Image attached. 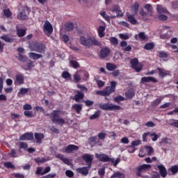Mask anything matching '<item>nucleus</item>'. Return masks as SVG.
Instances as JSON below:
<instances>
[{
	"label": "nucleus",
	"instance_id": "f257e3e1",
	"mask_svg": "<svg viewBox=\"0 0 178 178\" xmlns=\"http://www.w3.org/2000/svg\"><path fill=\"white\" fill-rule=\"evenodd\" d=\"M80 44L81 45H83V47H86V48H91L92 45L95 47H101L102 44L98 40L94 38H86V36L81 35L80 36Z\"/></svg>",
	"mask_w": 178,
	"mask_h": 178
},
{
	"label": "nucleus",
	"instance_id": "f03ea898",
	"mask_svg": "<svg viewBox=\"0 0 178 178\" xmlns=\"http://www.w3.org/2000/svg\"><path fill=\"white\" fill-rule=\"evenodd\" d=\"M63 115V112L60 110H54L50 113V119L52 123L56 124H65V120L60 118Z\"/></svg>",
	"mask_w": 178,
	"mask_h": 178
},
{
	"label": "nucleus",
	"instance_id": "7ed1b4c3",
	"mask_svg": "<svg viewBox=\"0 0 178 178\" xmlns=\"http://www.w3.org/2000/svg\"><path fill=\"white\" fill-rule=\"evenodd\" d=\"M99 108L102 109V111H120L122 107L120 106L105 103V104H99Z\"/></svg>",
	"mask_w": 178,
	"mask_h": 178
},
{
	"label": "nucleus",
	"instance_id": "20e7f679",
	"mask_svg": "<svg viewBox=\"0 0 178 178\" xmlns=\"http://www.w3.org/2000/svg\"><path fill=\"white\" fill-rule=\"evenodd\" d=\"M31 51L38 52L39 54H44L45 52V46L42 43L35 42L30 45Z\"/></svg>",
	"mask_w": 178,
	"mask_h": 178
},
{
	"label": "nucleus",
	"instance_id": "39448f33",
	"mask_svg": "<svg viewBox=\"0 0 178 178\" xmlns=\"http://www.w3.org/2000/svg\"><path fill=\"white\" fill-rule=\"evenodd\" d=\"M131 69H134L136 73H140L143 70V64L138 63V59L133 58L130 60Z\"/></svg>",
	"mask_w": 178,
	"mask_h": 178
},
{
	"label": "nucleus",
	"instance_id": "423d86ee",
	"mask_svg": "<svg viewBox=\"0 0 178 178\" xmlns=\"http://www.w3.org/2000/svg\"><path fill=\"white\" fill-rule=\"evenodd\" d=\"M43 31L47 37H49L52 33H54V28L52 27V24L49 21H45L43 25Z\"/></svg>",
	"mask_w": 178,
	"mask_h": 178
},
{
	"label": "nucleus",
	"instance_id": "0eeeda50",
	"mask_svg": "<svg viewBox=\"0 0 178 178\" xmlns=\"http://www.w3.org/2000/svg\"><path fill=\"white\" fill-rule=\"evenodd\" d=\"M150 168L151 165L149 164H143L140 166H138L137 168L136 176H138V177H144V176L141 174L145 173V172H147V170H148V169Z\"/></svg>",
	"mask_w": 178,
	"mask_h": 178
},
{
	"label": "nucleus",
	"instance_id": "6e6552de",
	"mask_svg": "<svg viewBox=\"0 0 178 178\" xmlns=\"http://www.w3.org/2000/svg\"><path fill=\"white\" fill-rule=\"evenodd\" d=\"M88 143L92 147H94L97 145H98L99 147H101L102 145V141H101V140H99V138L97 136L89 138L88 140Z\"/></svg>",
	"mask_w": 178,
	"mask_h": 178
},
{
	"label": "nucleus",
	"instance_id": "1a4fd4ad",
	"mask_svg": "<svg viewBox=\"0 0 178 178\" xmlns=\"http://www.w3.org/2000/svg\"><path fill=\"white\" fill-rule=\"evenodd\" d=\"M110 54L111 49L108 47H103L100 49L99 58H101V59H105V58H108V56H109Z\"/></svg>",
	"mask_w": 178,
	"mask_h": 178
},
{
	"label": "nucleus",
	"instance_id": "9d476101",
	"mask_svg": "<svg viewBox=\"0 0 178 178\" xmlns=\"http://www.w3.org/2000/svg\"><path fill=\"white\" fill-rule=\"evenodd\" d=\"M82 159L86 161V163L88 165V168H91L92 166V161L94 159L91 154H85L82 156Z\"/></svg>",
	"mask_w": 178,
	"mask_h": 178
},
{
	"label": "nucleus",
	"instance_id": "9b49d317",
	"mask_svg": "<svg viewBox=\"0 0 178 178\" xmlns=\"http://www.w3.org/2000/svg\"><path fill=\"white\" fill-rule=\"evenodd\" d=\"M96 158L100 161V162H111V158L108 155H106L104 153L98 154H96Z\"/></svg>",
	"mask_w": 178,
	"mask_h": 178
},
{
	"label": "nucleus",
	"instance_id": "f8f14e48",
	"mask_svg": "<svg viewBox=\"0 0 178 178\" xmlns=\"http://www.w3.org/2000/svg\"><path fill=\"white\" fill-rule=\"evenodd\" d=\"M140 83L142 84H145V83H158V81L154 76H143L140 79Z\"/></svg>",
	"mask_w": 178,
	"mask_h": 178
},
{
	"label": "nucleus",
	"instance_id": "ddd939ff",
	"mask_svg": "<svg viewBox=\"0 0 178 178\" xmlns=\"http://www.w3.org/2000/svg\"><path fill=\"white\" fill-rule=\"evenodd\" d=\"M20 141H33L34 140V134H24L19 137Z\"/></svg>",
	"mask_w": 178,
	"mask_h": 178
},
{
	"label": "nucleus",
	"instance_id": "4468645a",
	"mask_svg": "<svg viewBox=\"0 0 178 178\" xmlns=\"http://www.w3.org/2000/svg\"><path fill=\"white\" fill-rule=\"evenodd\" d=\"M22 84H24V75L22 74H17L15 76V86H22Z\"/></svg>",
	"mask_w": 178,
	"mask_h": 178
},
{
	"label": "nucleus",
	"instance_id": "2eb2a0df",
	"mask_svg": "<svg viewBox=\"0 0 178 178\" xmlns=\"http://www.w3.org/2000/svg\"><path fill=\"white\" fill-rule=\"evenodd\" d=\"M76 94L74 97H72V99H73V101H76V102H80V99H83V98H84V92L80 90H76Z\"/></svg>",
	"mask_w": 178,
	"mask_h": 178
},
{
	"label": "nucleus",
	"instance_id": "dca6fc26",
	"mask_svg": "<svg viewBox=\"0 0 178 178\" xmlns=\"http://www.w3.org/2000/svg\"><path fill=\"white\" fill-rule=\"evenodd\" d=\"M157 168L159 170V173L161 177H166L168 176V170H166V168H165V165H157Z\"/></svg>",
	"mask_w": 178,
	"mask_h": 178
},
{
	"label": "nucleus",
	"instance_id": "f3484780",
	"mask_svg": "<svg viewBox=\"0 0 178 178\" xmlns=\"http://www.w3.org/2000/svg\"><path fill=\"white\" fill-rule=\"evenodd\" d=\"M79 149V146H76L75 145H68L65 148V152H67V154H72L73 151H77Z\"/></svg>",
	"mask_w": 178,
	"mask_h": 178
},
{
	"label": "nucleus",
	"instance_id": "a211bd4d",
	"mask_svg": "<svg viewBox=\"0 0 178 178\" xmlns=\"http://www.w3.org/2000/svg\"><path fill=\"white\" fill-rule=\"evenodd\" d=\"M91 169V168H88V165L87 167H83L76 168L77 173H81V175H83V176H87L88 175V171Z\"/></svg>",
	"mask_w": 178,
	"mask_h": 178
},
{
	"label": "nucleus",
	"instance_id": "6ab92c4d",
	"mask_svg": "<svg viewBox=\"0 0 178 178\" xmlns=\"http://www.w3.org/2000/svg\"><path fill=\"white\" fill-rule=\"evenodd\" d=\"M157 70H159V76L162 77V79H163V77H166V76H169V74H170V72L165 70L163 68L157 67Z\"/></svg>",
	"mask_w": 178,
	"mask_h": 178
},
{
	"label": "nucleus",
	"instance_id": "aec40b11",
	"mask_svg": "<svg viewBox=\"0 0 178 178\" xmlns=\"http://www.w3.org/2000/svg\"><path fill=\"white\" fill-rule=\"evenodd\" d=\"M29 57L30 59H33V60H37L38 59H41L43 57L42 54L31 52L29 54Z\"/></svg>",
	"mask_w": 178,
	"mask_h": 178
},
{
	"label": "nucleus",
	"instance_id": "412c9836",
	"mask_svg": "<svg viewBox=\"0 0 178 178\" xmlns=\"http://www.w3.org/2000/svg\"><path fill=\"white\" fill-rule=\"evenodd\" d=\"M44 134L41 133H35V139L36 140L37 144H41L42 143V140H44Z\"/></svg>",
	"mask_w": 178,
	"mask_h": 178
},
{
	"label": "nucleus",
	"instance_id": "4be33fe9",
	"mask_svg": "<svg viewBox=\"0 0 178 178\" xmlns=\"http://www.w3.org/2000/svg\"><path fill=\"white\" fill-rule=\"evenodd\" d=\"M30 91V88H21L19 89V92L17 93V97H19V98H22L24 95H26L27 92Z\"/></svg>",
	"mask_w": 178,
	"mask_h": 178
},
{
	"label": "nucleus",
	"instance_id": "5701e85b",
	"mask_svg": "<svg viewBox=\"0 0 178 178\" xmlns=\"http://www.w3.org/2000/svg\"><path fill=\"white\" fill-rule=\"evenodd\" d=\"M97 33L100 38L105 37V26H100L97 29Z\"/></svg>",
	"mask_w": 178,
	"mask_h": 178
},
{
	"label": "nucleus",
	"instance_id": "b1692460",
	"mask_svg": "<svg viewBox=\"0 0 178 178\" xmlns=\"http://www.w3.org/2000/svg\"><path fill=\"white\" fill-rule=\"evenodd\" d=\"M1 40H3L6 42H13L15 39L9 36V35H3L0 37Z\"/></svg>",
	"mask_w": 178,
	"mask_h": 178
},
{
	"label": "nucleus",
	"instance_id": "393cba45",
	"mask_svg": "<svg viewBox=\"0 0 178 178\" xmlns=\"http://www.w3.org/2000/svg\"><path fill=\"white\" fill-rule=\"evenodd\" d=\"M72 109H74L76 113H80L81 112V109H83V104H75L72 105Z\"/></svg>",
	"mask_w": 178,
	"mask_h": 178
},
{
	"label": "nucleus",
	"instance_id": "a878e982",
	"mask_svg": "<svg viewBox=\"0 0 178 178\" xmlns=\"http://www.w3.org/2000/svg\"><path fill=\"white\" fill-rule=\"evenodd\" d=\"M116 81H113L111 82V86H108L107 90H110V92H115V90H116Z\"/></svg>",
	"mask_w": 178,
	"mask_h": 178
},
{
	"label": "nucleus",
	"instance_id": "bb28decb",
	"mask_svg": "<svg viewBox=\"0 0 178 178\" xmlns=\"http://www.w3.org/2000/svg\"><path fill=\"white\" fill-rule=\"evenodd\" d=\"M127 20L131 23V24L136 25L137 24V19L134 17V15H127Z\"/></svg>",
	"mask_w": 178,
	"mask_h": 178
},
{
	"label": "nucleus",
	"instance_id": "cd10ccee",
	"mask_svg": "<svg viewBox=\"0 0 178 178\" xmlns=\"http://www.w3.org/2000/svg\"><path fill=\"white\" fill-rule=\"evenodd\" d=\"M16 31H17V37L22 38V37H24V35H26V29H20L17 27Z\"/></svg>",
	"mask_w": 178,
	"mask_h": 178
},
{
	"label": "nucleus",
	"instance_id": "c85d7f7f",
	"mask_svg": "<svg viewBox=\"0 0 178 178\" xmlns=\"http://www.w3.org/2000/svg\"><path fill=\"white\" fill-rule=\"evenodd\" d=\"M157 12L158 13H169L166 8L162 6V5H157Z\"/></svg>",
	"mask_w": 178,
	"mask_h": 178
},
{
	"label": "nucleus",
	"instance_id": "c756f323",
	"mask_svg": "<svg viewBox=\"0 0 178 178\" xmlns=\"http://www.w3.org/2000/svg\"><path fill=\"white\" fill-rule=\"evenodd\" d=\"M70 66L74 69H77L80 67V64L75 60H70Z\"/></svg>",
	"mask_w": 178,
	"mask_h": 178
},
{
	"label": "nucleus",
	"instance_id": "7c9ffc66",
	"mask_svg": "<svg viewBox=\"0 0 178 178\" xmlns=\"http://www.w3.org/2000/svg\"><path fill=\"white\" fill-rule=\"evenodd\" d=\"M65 29L66 31H72L73 29H74V25L73 24V22H67L65 24Z\"/></svg>",
	"mask_w": 178,
	"mask_h": 178
},
{
	"label": "nucleus",
	"instance_id": "2f4dec72",
	"mask_svg": "<svg viewBox=\"0 0 178 178\" xmlns=\"http://www.w3.org/2000/svg\"><path fill=\"white\" fill-rule=\"evenodd\" d=\"M17 19H19V20H24V19H27V15H26V11L24 10L21 11L18 14Z\"/></svg>",
	"mask_w": 178,
	"mask_h": 178
},
{
	"label": "nucleus",
	"instance_id": "473e14b6",
	"mask_svg": "<svg viewBox=\"0 0 178 178\" xmlns=\"http://www.w3.org/2000/svg\"><path fill=\"white\" fill-rule=\"evenodd\" d=\"M106 69L109 70V72H113V70H115V69H118V66H116V65L107 63Z\"/></svg>",
	"mask_w": 178,
	"mask_h": 178
},
{
	"label": "nucleus",
	"instance_id": "72a5a7b5",
	"mask_svg": "<svg viewBox=\"0 0 178 178\" xmlns=\"http://www.w3.org/2000/svg\"><path fill=\"white\" fill-rule=\"evenodd\" d=\"M138 35L140 40H142V41H148L149 38L147 35H145V33L140 32L138 33Z\"/></svg>",
	"mask_w": 178,
	"mask_h": 178
},
{
	"label": "nucleus",
	"instance_id": "f704fd0d",
	"mask_svg": "<svg viewBox=\"0 0 178 178\" xmlns=\"http://www.w3.org/2000/svg\"><path fill=\"white\" fill-rule=\"evenodd\" d=\"M99 116H101V111H95V113L93 115L90 116V120H94V119H98Z\"/></svg>",
	"mask_w": 178,
	"mask_h": 178
},
{
	"label": "nucleus",
	"instance_id": "c9c22d12",
	"mask_svg": "<svg viewBox=\"0 0 178 178\" xmlns=\"http://www.w3.org/2000/svg\"><path fill=\"white\" fill-rule=\"evenodd\" d=\"M161 102H162V99L159 98V99H156L154 101L152 102L151 105L154 108H156V106H158V105H159V104H161Z\"/></svg>",
	"mask_w": 178,
	"mask_h": 178
},
{
	"label": "nucleus",
	"instance_id": "e433bc0d",
	"mask_svg": "<svg viewBox=\"0 0 178 178\" xmlns=\"http://www.w3.org/2000/svg\"><path fill=\"white\" fill-rule=\"evenodd\" d=\"M81 72H78L74 74V79L75 83H79L80 80H81Z\"/></svg>",
	"mask_w": 178,
	"mask_h": 178
},
{
	"label": "nucleus",
	"instance_id": "4c0bfd02",
	"mask_svg": "<svg viewBox=\"0 0 178 178\" xmlns=\"http://www.w3.org/2000/svg\"><path fill=\"white\" fill-rule=\"evenodd\" d=\"M58 157L60 161H63V162L65 163V165H70V160H69V159L65 158L62 154H60Z\"/></svg>",
	"mask_w": 178,
	"mask_h": 178
},
{
	"label": "nucleus",
	"instance_id": "58836bf2",
	"mask_svg": "<svg viewBox=\"0 0 178 178\" xmlns=\"http://www.w3.org/2000/svg\"><path fill=\"white\" fill-rule=\"evenodd\" d=\"M8 155L11 156V158H17L19 156L17 152L15 149H11V151L8 153Z\"/></svg>",
	"mask_w": 178,
	"mask_h": 178
},
{
	"label": "nucleus",
	"instance_id": "ea45409f",
	"mask_svg": "<svg viewBox=\"0 0 178 178\" xmlns=\"http://www.w3.org/2000/svg\"><path fill=\"white\" fill-rule=\"evenodd\" d=\"M111 92L109 89H108V88H106L104 90H102L100 95H102V97H107L108 95H111Z\"/></svg>",
	"mask_w": 178,
	"mask_h": 178
},
{
	"label": "nucleus",
	"instance_id": "a19ab883",
	"mask_svg": "<svg viewBox=\"0 0 178 178\" xmlns=\"http://www.w3.org/2000/svg\"><path fill=\"white\" fill-rule=\"evenodd\" d=\"M111 178H124V175H123V173H120V172H117L111 175Z\"/></svg>",
	"mask_w": 178,
	"mask_h": 178
},
{
	"label": "nucleus",
	"instance_id": "79ce46f5",
	"mask_svg": "<svg viewBox=\"0 0 178 178\" xmlns=\"http://www.w3.org/2000/svg\"><path fill=\"white\" fill-rule=\"evenodd\" d=\"M99 15L106 20V22H111V17L109 15H106V13L105 11L100 12Z\"/></svg>",
	"mask_w": 178,
	"mask_h": 178
},
{
	"label": "nucleus",
	"instance_id": "37998d69",
	"mask_svg": "<svg viewBox=\"0 0 178 178\" xmlns=\"http://www.w3.org/2000/svg\"><path fill=\"white\" fill-rule=\"evenodd\" d=\"M138 8H140V5L138 4V3H136L132 6V10H133L134 15H137V13L138 12Z\"/></svg>",
	"mask_w": 178,
	"mask_h": 178
},
{
	"label": "nucleus",
	"instance_id": "c03bdc74",
	"mask_svg": "<svg viewBox=\"0 0 178 178\" xmlns=\"http://www.w3.org/2000/svg\"><path fill=\"white\" fill-rule=\"evenodd\" d=\"M125 97L131 99V98H133L134 97V92H133V90H128L125 93Z\"/></svg>",
	"mask_w": 178,
	"mask_h": 178
},
{
	"label": "nucleus",
	"instance_id": "a18cd8bd",
	"mask_svg": "<svg viewBox=\"0 0 178 178\" xmlns=\"http://www.w3.org/2000/svg\"><path fill=\"white\" fill-rule=\"evenodd\" d=\"M62 77L63 79H71L72 75L70 74V73H69V72L64 71L62 73Z\"/></svg>",
	"mask_w": 178,
	"mask_h": 178
},
{
	"label": "nucleus",
	"instance_id": "49530a36",
	"mask_svg": "<svg viewBox=\"0 0 178 178\" xmlns=\"http://www.w3.org/2000/svg\"><path fill=\"white\" fill-rule=\"evenodd\" d=\"M158 56L159 58H168V53L163 51H158Z\"/></svg>",
	"mask_w": 178,
	"mask_h": 178
},
{
	"label": "nucleus",
	"instance_id": "de8ad7c7",
	"mask_svg": "<svg viewBox=\"0 0 178 178\" xmlns=\"http://www.w3.org/2000/svg\"><path fill=\"white\" fill-rule=\"evenodd\" d=\"M149 137H153L152 138V141H156L159 136H158V134H156V133L152 132V133H149Z\"/></svg>",
	"mask_w": 178,
	"mask_h": 178
},
{
	"label": "nucleus",
	"instance_id": "09e8293b",
	"mask_svg": "<svg viewBox=\"0 0 178 178\" xmlns=\"http://www.w3.org/2000/svg\"><path fill=\"white\" fill-rule=\"evenodd\" d=\"M110 162H112L113 166L116 167V166H118V163H119V162H120V158H118V159H116V160H115V159L110 158Z\"/></svg>",
	"mask_w": 178,
	"mask_h": 178
},
{
	"label": "nucleus",
	"instance_id": "8fccbe9b",
	"mask_svg": "<svg viewBox=\"0 0 178 178\" xmlns=\"http://www.w3.org/2000/svg\"><path fill=\"white\" fill-rule=\"evenodd\" d=\"M144 49H146L147 51H149V49H154V44H153V43H147L144 46Z\"/></svg>",
	"mask_w": 178,
	"mask_h": 178
},
{
	"label": "nucleus",
	"instance_id": "3c124183",
	"mask_svg": "<svg viewBox=\"0 0 178 178\" xmlns=\"http://www.w3.org/2000/svg\"><path fill=\"white\" fill-rule=\"evenodd\" d=\"M110 42H111V44H112L113 45H118L119 44V41L118 40V38L115 37H111L110 38Z\"/></svg>",
	"mask_w": 178,
	"mask_h": 178
},
{
	"label": "nucleus",
	"instance_id": "603ef678",
	"mask_svg": "<svg viewBox=\"0 0 178 178\" xmlns=\"http://www.w3.org/2000/svg\"><path fill=\"white\" fill-rule=\"evenodd\" d=\"M170 172H172V175H176L178 172V165H173L170 169Z\"/></svg>",
	"mask_w": 178,
	"mask_h": 178
},
{
	"label": "nucleus",
	"instance_id": "864d4df0",
	"mask_svg": "<svg viewBox=\"0 0 178 178\" xmlns=\"http://www.w3.org/2000/svg\"><path fill=\"white\" fill-rule=\"evenodd\" d=\"M24 115L26 118H33V116H34V115L33 114V111H30L29 110L24 111Z\"/></svg>",
	"mask_w": 178,
	"mask_h": 178
},
{
	"label": "nucleus",
	"instance_id": "5fc2aeb1",
	"mask_svg": "<svg viewBox=\"0 0 178 178\" xmlns=\"http://www.w3.org/2000/svg\"><path fill=\"white\" fill-rule=\"evenodd\" d=\"M3 13L6 17H10L12 16V12L8 8L3 10Z\"/></svg>",
	"mask_w": 178,
	"mask_h": 178
},
{
	"label": "nucleus",
	"instance_id": "6e6d98bb",
	"mask_svg": "<svg viewBox=\"0 0 178 178\" xmlns=\"http://www.w3.org/2000/svg\"><path fill=\"white\" fill-rule=\"evenodd\" d=\"M18 59L20 62H27V56H24L20 54H18Z\"/></svg>",
	"mask_w": 178,
	"mask_h": 178
},
{
	"label": "nucleus",
	"instance_id": "4d7b16f0",
	"mask_svg": "<svg viewBox=\"0 0 178 178\" xmlns=\"http://www.w3.org/2000/svg\"><path fill=\"white\" fill-rule=\"evenodd\" d=\"M106 137V134L104 132H100L97 135V138H99V140H105Z\"/></svg>",
	"mask_w": 178,
	"mask_h": 178
},
{
	"label": "nucleus",
	"instance_id": "13d9d810",
	"mask_svg": "<svg viewBox=\"0 0 178 178\" xmlns=\"http://www.w3.org/2000/svg\"><path fill=\"white\" fill-rule=\"evenodd\" d=\"M29 145H27L26 143L24 142H20L19 143V148L20 149H26V148H28Z\"/></svg>",
	"mask_w": 178,
	"mask_h": 178
},
{
	"label": "nucleus",
	"instance_id": "bf43d9fd",
	"mask_svg": "<svg viewBox=\"0 0 178 178\" xmlns=\"http://www.w3.org/2000/svg\"><path fill=\"white\" fill-rule=\"evenodd\" d=\"M98 173L100 177L104 178V175H105V167H103L101 169H99Z\"/></svg>",
	"mask_w": 178,
	"mask_h": 178
},
{
	"label": "nucleus",
	"instance_id": "052dcab7",
	"mask_svg": "<svg viewBox=\"0 0 178 178\" xmlns=\"http://www.w3.org/2000/svg\"><path fill=\"white\" fill-rule=\"evenodd\" d=\"M76 87L77 88H79V90H81V92L86 91V92H87V91H88V88H87L86 86L83 85L78 84Z\"/></svg>",
	"mask_w": 178,
	"mask_h": 178
},
{
	"label": "nucleus",
	"instance_id": "680f3d73",
	"mask_svg": "<svg viewBox=\"0 0 178 178\" xmlns=\"http://www.w3.org/2000/svg\"><path fill=\"white\" fill-rule=\"evenodd\" d=\"M4 166L5 168H7V169H13L15 168V165H13L10 162L5 163Z\"/></svg>",
	"mask_w": 178,
	"mask_h": 178
},
{
	"label": "nucleus",
	"instance_id": "e2e57ef3",
	"mask_svg": "<svg viewBox=\"0 0 178 178\" xmlns=\"http://www.w3.org/2000/svg\"><path fill=\"white\" fill-rule=\"evenodd\" d=\"M65 175H66V176H67V177H73V176H74V173L73 172V171H72L70 170H66Z\"/></svg>",
	"mask_w": 178,
	"mask_h": 178
},
{
	"label": "nucleus",
	"instance_id": "0e129e2a",
	"mask_svg": "<svg viewBox=\"0 0 178 178\" xmlns=\"http://www.w3.org/2000/svg\"><path fill=\"white\" fill-rule=\"evenodd\" d=\"M170 126H173V127L178 129V120H173L172 122L170 123Z\"/></svg>",
	"mask_w": 178,
	"mask_h": 178
},
{
	"label": "nucleus",
	"instance_id": "69168bd1",
	"mask_svg": "<svg viewBox=\"0 0 178 178\" xmlns=\"http://www.w3.org/2000/svg\"><path fill=\"white\" fill-rule=\"evenodd\" d=\"M120 143H122V144H129L130 141L129 140L128 137H124L120 140Z\"/></svg>",
	"mask_w": 178,
	"mask_h": 178
},
{
	"label": "nucleus",
	"instance_id": "338daca9",
	"mask_svg": "<svg viewBox=\"0 0 178 178\" xmlns=\"http://www.w3.org/2000/svg\"><path fill=\"white\" fill-rule=\"evenodd\" d=\"M159 20H161L162 22H165V20H168V17L165 15H160L158 16Z\"/></svg>",
	"mask_w": 178,
	"mask_h": 178
},
{
	"label": "nucleus",
	"instance_id": "774afa93",
	"mask_svg": "<svg viewBox=\"0 0 178 178\" xmlns=\"http://www.w3.org/2000/svg\"><path fill=\"white\" fill-rule=\"evenodd\" d=\"M114 101H115V102H122V101H124V97L118 96L115 97Z\"/></svg>",
	"mask_w": 178,
	"mask_h": 178
}]
</instances>
